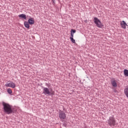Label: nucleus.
I'll return each mask as SVG.
<instances>
[{
    "instance_id": "obj_1",
    "label": "nucleus",
    "mask_w": 128,
    "mask_h": 128,
    "mask_svg": "<svg viewBox=\"0 0 128 128\" xmlns=\"http://www.w3.org/2000/svg\"><path fill=\"white\" fill-rule=\"evenodd\" d=\"M2 106H3V112L6 114H14V108H12V106L4 102H2Z\"/></svg>"
},
{
    "instance_id": "obj_2",
    "label": "nucleus",
    "mask_w": 128,
    "mask_h": 128,
    "mask_svg": "<svg viewBox=\"0 0 128 128\" xmlns=\"http://www.w3.org/2000/svg\"><path fill=\"white\" fill-rule=\"evenodd\" d=\"M108 124L110 126H116V118H114V116H112L109 117L108 120Z\"/></svg>"
},
{
    "instance_id": "obj_3",
    "label": "nucleus",
    "mask_w": 128,
    "mask_h": 128,
    "mask_svg": "<svg viewBox=\"0 0 128 128\" xmlns=\"http://www.w3.org/2000/svg\"><path fill=\"white\" fill-rule=\"evenodd\" d=\"M94 23L96 24L98 28H100L104 26V25L102 24V22H100V20L96 17L94 18Z\"/></svg>"
},
{
    "instance_id": "obj_4",
    "label": "nucleus",
    "mask_w": 128,
    "mask_h": 128,
    "mask_svg": "<svg viewBox=\"0 0 128 128\" xmlns=\"http://www.w3.org/2000/svg\"><path fill=\"white\" fill-rule=\"evenodd\" d=\"M58 116L60 120H66V113H64V112L60 110L58 112Z\"/></svg>"
},
{
    "instance_id": "obj_5",
    "label": "nucleus",
    "mask_w": 128,
    "mask_h": 128,
    "mask_svg": "<svg viewBox=\"0 0 128 128\" xmlns=\"http://www.w3.org/2000/svg\"><path fill=\"white\" fill-rule=\"evenodd\" d=\"M50 89H48V88L43 87V94L46 96H50Z\"/></svg>"
},
{
    "instance_id": "obj_6",
    "label": "nucleus",
    "mask_w": 128,
    "mask_h": 128,
    "mask_svg": "<svg viewBox=\"0 0 128 128\" xmlns=\"http://www.w3.org/2000/svg\"><path fill=\"white\" fill-rule=\"evenodd\" d=\"M6 86L8 88H16V84L12 82L9 84H6Z\"/></svg>"
},
{
    "instance_id": "obj_7",
    "label": "nucleus",
    "mask_w": 128,
    "mask_h": 128,
    "mask_svg": "<svg viewBox=\"0 0 128 128\" xmlns=\"http://www.w3.org/2000/svg\"><path fill=\"white\" fill-rule=\"evenodd\" d=\"M28 22L30 26H32V24H34V18H30L28 20Z\"/></svg>"
},
{
    "instance_id": "obj_8",
    "label": "nucleus",
    "mask_w": 128,
    "mask_h": 128,
    "mask_svg": "<svg viewBox=\"0 0 128 128\" xmlns=\"http://www.w3.org/2000/svg\"><path fill=\"white\" fill-rule=\"evenodd\" d=\"M121 26L122 28H126V26H128V24H126V22H124V20H122L120 23Z\"/></svg>"
},
{
    "instance_id": "obj_9",
    "label": "nucleus",
    "mask_w": 128,
    "mask_h": 128,
    "mask_svg": "<svg viewBox=\"0 0 128 128\" xmlns=\"http://www.w3.org/2000/svg\"><path fill=\"white\" fill-rule=\"evenodd\" d=\"M18 17L24 20H26V16L24 14L18 15Z\"/></svg>"
},
{
    "instance_id": "obj_10",
    "label": "nucleus",
    "mask_w": 128,
    "mask_h": 128,
    "mask_svg": "<svg viewBox=\"0 0 128 128\" xmlns=\"http://www.w3.org/2000/svg\"><path fill=\"white\" fill-rule=\"evenodd\" d=\"M111 84L114 88H116V86H118V84H116V80L112 81Z\"/></svg>"
},
{
    "instance_id": "obj_11",
    "label": "nucleus",
    "mask_w": 128,
    "mask_h": 128,
    "mask_svg": "<svg viewBox=\"0 0 128 128\" xmlns=\"http://www.w3.org/2000/svg\"><path fill=\"white\" fill-rule=\"evenodd\" d=\"M24 26L26 28H30V23L28 22L25 21L24 22Z\"/></svg>"
},
{
    "instance_id": "obj_12",
    "label": "nucleus",
    "mask_w": 128,
    "mask_h": 128,
    "mask_svg": "<svg viewBox=\"0 0 128 128\" xmlns=\"http://www.w3.org/2000/svg\"><path fill=\"white\" fill-rule=\"evenodd\" d=\"M124 94L126 96V98H128V86H127L124 90Z\"/></svg>"
},
{
    "instance_id": "obj_13",
    "label": "nucleus",
    "mask_w": 128,
    "mask_h": 128,
    "mask_svg": "<svg viewBox=\"0 0 128 128\" xmlns=\"http://www.w3.org/2000/svg\"><path fill=\"white\" fill-rule=\"evenodd\" d=\"M50 96H54V92L52 90V88H50Z\"/></svg>"
},
{
    "instance_id": "obj_14",
    "label": "nucleus",
    "mask_w": 128,
    "mask_h": 128,
    "mask_svg": "<svg viewBox=\"0 0 128 128\" xmlns=\"http://www.w3.org/2000/svg\"><path fill=\"white\" fill-rule=\"evenodd\" d=\"M124 76H128V70L126 69L124 70Z\"/></svg>"
},
{
    "instance_id": "obj_15",
    "label": "nucleus",
    "mask_w": 128,
    "mask_h": 128,
    "mask_svg": "<svg viewBox=\"0 0 128 128\" xmlns=\"http://www.w3.org/2000/svg\"><path fill=\"white\" fill-rule=\"evenodd\" d=\"M7 92H8L9 94H12V90L10 88H9L7 90Z\"/></svg>"
},
{
    "instance_id": "obj_16",
    "label": "nucleus",
    "mask_w": 128,
    "mask_h": 128,
    "mask_svg": "<svg viewBox=\"0 0 128 128\" xmlns=\"http://www.w3.org/2000/svg\"><path fill=\"white\" fill-rule=\"evenodd\" d=\"M76 30H74V29H72L71 31H70V34H76Z\"/></svg>"
},
{
    "instance_id": "obj_17",
    "label": "nucleus",
    "mask_w": 128,
    "mask_h": 128,
    "mask_svg": "<svg viewBox=\"0 0 128 128\" xmlns=\"http://www.w3.org/2000/svg\"><path fill=\"white\" fill-rule=\"evenodd\" d=\"M70 40L72 42L73 44H76V40H74V38H70Z\"/></svg>"
},
{
    "instance_id": "obj_18",
    "label": "nucleus",
    "mask_w": 128,
    "mask_h": 128,
    "mask_svg": "<svg viewBox=\"0 0 128 128\" xmlns=\"http://www.w3.org/2000/svg\"><path fill=\"white\" fill-rule=\"evenodd\" d=\"M74 38V34H72V33H70V38Z\"/></svg>"
},
{
    "instance_id": "obj_19",
    "label": "nucleus",
    "mask_w": 128,
    "mask_h": 128,
    "mask_svg": "<svg viewBox=\"0 0 128 128\" xmlns=\"http://www.w3.org/2000/svg\"><path fill=\"white\" fill-rule=\"evenodd\" d=\"M46 86H48L49 88H50V84H46Z\"/></svg>"
},
{
    "instance_id": "obj_20",
    "label": "nucleus",
    "mask_w": 128,
    "mask_h": 128,
    "mask_svg": "<svg viewBox=\"0 0 128 128\" xmlns=\"http://www.w3.org/2000/svg\"><path fill=\"white\" fill-rule=\"evenodd\" d=\"M52 2H53V4H54V1L52 0Z\"/></svg>"
},
{
    "instance_id": "obj_21",
    "label": "nucleus",
    "mask_w": 128,
    "mask_h": 128,
    "mask_svg": "<svg viewBox=\"0 0 128 128\" xmlns=\"http://www.w3.org/2000/svg\"><path fill=\"white\" fill-rule=\"evenodd\" d=\"M114 92H116V90H114Z\"/></svg>"
},
{
    "instance_id": "obj_22",
    "label": "nucleus",
    "mask_w": 128,
    "mask_h": 128,
    "mask_svg": "<svg viewBox=\"0 0 128 128\" xmlns=\"http://www.w3.org/2000/svg\"><path fill=\"white\" fill-rule=\"evenodd\" d=\"M66 126V124H65L64 126Z\"/></svg>"
}]
</instances>
